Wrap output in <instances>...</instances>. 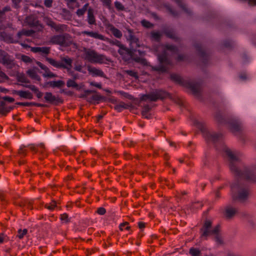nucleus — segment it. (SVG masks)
<instances>
[{"label":"nucleus","instance_id":"nucleus-1","mask_svg":"<svg viewBox=\"0 0 256 256\" xmlns=\"http://www.w3.org/2000/svg\"><path fill=\"white\" fill-rule=\"evenodd\" d=\"M226 155L230 158V168L232 172L237 175L240 176L248 180L252 181L256 180V178L253 176L252 172L253 170H256V165L252 169L246 170L244 172L241 173L235 165V162H238V157L230 150L226 149Z\"/></svg>","mask_w":256,"mask_h":256},{"label":"nucleus","instance_id":"nucleus-2","mask_svg":"<svg viewBox=\"0 0 256 256\" xmlns=\"http://www.w3.org/2000/svg\"><path fill=\"white\" fill-rule=\"evenodd\" d=\"M160 50H164V52L162 54H158L160 64L158 67L155 68V70L161 72H166L171 65L170 61L167 58V51L175 53L177 52V48L171 45H166L158 46L157 51Z\"/></svg>","mask_w":256,"mask_h":256},{"label":"nucleus","instance_id":"nucleus-3","mask_svg":"<svg viewBox=\"0 0 256 256\" xmlns=\"http://www.w3.org/2000/svg\"><path fill=\"white\" fill-rule=\"evenodd\" d=\"M212 222L210 220L205 222L202 228L201 229L202 236L206 237L210 235L215 236V240L217 242L221 244L222 242L220 236H218L220 231V226H217L214 229L210 230Z\"/></svg>","mask_w":256,"mask_h":256},{"label":"nucleus","instance_id":"nucleus-4","mask_svg":"<svg viewBox=\"0 0 256 256\" xmlns=\"http://www.w3.org/2000/svg\"><path fill=\"white\" fill-rule=\"evenodd\" d=\"M84 55L85 59L92 63L104 64L108 61L106 56L98 54L92 50L85 49Z\"/></svg>","mask_w":256,"mask_h":256},{"label":"nucleus","instance_id":"nucleus-5","mask_svg":"<svg viewBox=\"0 0 256 256\" xmlns=\"http://www.w3.org/2000/svg\"><path fill=\"white\" fill-rule=\"evenodd\" d=\"M168 96V94L162 90H156L149 94L142 96V100L156 102L158 100H163Z\"/></svg>","mask_w":256,"mask_h":256},{"label":"nucleus","instance_id":"nucleus-6","mask_svg":"<svg viewBox=\"0 0 256 256\" xmlns=\"http://www.w3.org/2000/svg\"><path fill=\"white\" fill-rule=\"evenodd\" d=\"M232 191L234 198L241 201L245 200L249 194L247 189L242 188L238 184H232Z\"/></svg>","mask_w":256,"mask_h":256},{"label":"nucleus","instance_id":"nucleus-7","mask_svg":"<svg viewBox=\"0 0 256 256\" xmlns=\"http://www.w3.org/2000/svg\"><path fill=\"white\" fill-rule=\"evenodd\" d=\"M46 61L56 68H64L69 70L72 67V60L68 58H62L61 62H58L51 58H46Z\"/></svg>","mask_w":256,"mask_h":256},{"label":"nucleus","instance_id":"nucleus-8","mask_svg":"<svg viewBox=\"0 0 256 256\" xmlns=\"http://www.w3.org/2000/svg\"><path fill=\"white\" fill-rule=\"evenodd\" d=\"M170 78L174 81L190 88L194 94H197L199 92V87L198 86L184 80L180 76L172 74L171 75Z\"/></svg>","mask_w":256,"mask_h":256},{"label":"nucleus","instance_id":"nucleus-9","mask_svg":"<svg viewBox=\"0 0 256 256\" xmlns=\"http://www.w3.org/2000/svg\"><path fill=\"white\" fill-rule=\"evenodd\" d=\"M0 63L8 68H12L15 66L14 60L6 52L0 50Z\"/></svg>","mask_w":256,"mask_h":256},{"label":"nucleus","instance_id":"nucleus-10","mask_svg":"<svg viewBox=\"0 0 256 256\" xmlns=\"http://www.w3.org/2000/svg\"><path fill=\"white\" fill-rule=\"evenodd\" d=\"M30 50L34 53H38L42 56L46 58H48L47 56L49 54L50 51V47H31Z\"/></svg>","mask_w":256,"mask_h":256},{"label":"nucleus","instance_id":"nucleus-11","mask_svg":"<svg viewBox=\"0 0 256 256\" xmlns=\"http://www.w3.org/2000/svg\"><path fill=\"white\" fill-rule=\"evenodd\" d=\"M93 92L94 91L92 90H86L84 94L81 95L80 97L85 98L86 100L90 102H94L98 101L101 98L100 96L96 94L90 95V94Z\"/></svg>","mask_w":256,"mask_h":256},{"label":"nucleus","instance_id":"nucleus-12","mask_svg":"<svg viewBox=\"0 0 256 256\" xmlns=\"http://www.w3.org/2000/svg\"><path fill=\"white\" fill-rule=\"evenodd\" d=\"M104 26L106 30L110 32L115 37L120 38L122 36V32L109 22H106Z\"/></svg>","mask_w":256,"mask_h":256},{"label":"nucleus","instance_id":"nucleus-13","mask_svg":"<svg viewBox=\"0 0 256 256\" xmlns=\"http://www.w3.org/2000/svg\"><path fill=\"white\" fill-rule=\"evenodd\" d=\"M64 37L61 35L54 36L50 38V42L62 46L65 43Z\"/></svg>","mask_w":256,"mask_h":256},{"label":"nucleus","instance_id":"nucleus-14","mask_svg":"<svg viewBox=\"0 0 256 256\" xmlns=\"http://www.w3.org/2000/svg\"><path fill=\"white\" fill-rule=\"evenodd\" d=\"M88 70L90 74L92 76H99L100 77H104V72L100 70V69L97 68H96L88 66Z\"/></svg>","mask_w":256,"mask_h":256},{"label":"nucleus","instance_id":"nucleus-15","mask_svg":"<svg viewBox=\"0 0 256 256\" xmlns=\"http://www.w3.org/2000/svg\"><path fill=\"white\" fill-rule=\"evenodd\" d=\"M13 94L28 100H32L33 97L32 94L28 91L14 90Z\"/></svg>","mask_w":256,"mask_h":256},{"label":"nucleus","instance_id":"nucleus-16","mask_svg":"<svg viewBox=\"0 0 256 256\" xmlns=\"http://www.w3.org/2000/svg\"><path fill=\"white\" fill-rule=\"evenodd\" d=\"M66 86L68 88H74L76 90H80L82 89L84 86L82 83L78 84L73 80H68L66 83Z\"/></svg>","mask_w":256,"mask_h":256},{"label":"nucleus","instance_id":"nucleus-17","mask_svg":"<svg viewBox=\"0 0 256 256\" xmlns=\"http://www.w3.org/2000/svg\"><path fill=\"white\" fill-rule=\"evenodd\" d=\"M81 34H84V35H87L88 36H90L92 38L98 39L100 40H104V36L100 34H99L98 33L96 32H88V31H83L82 32Z\"/></svg>","mask_w":256,"mask_h":256},{"label":"nucleus","instance_id":"nucleus-18","mask_svg":"<svg viewBox=\"0 0 256 256\" xmlns=\"http://www.w3.org/2000/svg\"><path fill=\"white\" fill-rule=\"evenodd\" d=\"M29 148L32 151L34 152H39L41 154L44 152L45 148L44 146L42 144L38 145L30 144L29 146Z\"/></svg>","mask_w":256,"mask_h":256},{"label":"nucleus","instance_id":"nucleus-19","mask_svg":"<svg viewBox=\"0 0 256 256\" xmlns=\"http://www.w3.org/2000/svg\"><path fill=\"white\" fill-rule=\"evenodd\" d=\"M26 21L31 26H38L40 27V30H42L43 28L42 26L39 24L38 21L34 18V16H30L26 18Z\"/></svg>","mask_w":256,"mask_h":256},{"label":"nucleus","instance_id":"nucleus-20","mask_svg":"<svg viewBox=\"0 0 256 256\" xmlns=\"http://www.w3.org/2000/svg\"><path fill=\"white\" fill-rule=\"evenodd\" d=\"M236 210L232 206H228L226 208L225 210V216L228 218H230L234 216L236 214Z\"/></svg>","mask_w":256,"mask_h":256},{"label":"nucleus","instance_id":"nucleus-21","mask_svg":"<svg viewBox=\"0 0 256 256\" xmlns=\"http://www.w3.org/2000/svg\"><path fill=\"white\" fill-rule=\"evenodd\" d=\"M47 85L52 88H60L64 86V82L60 80L58 81H51L47 82Z\"/></svg>","mask_w":256,"mask_h":256},{"label":"nucleus","instance_id":"nucleus-22","mask_svg":"<svg viewBox=\"0 0 256 256\" xmlns=\"http://www.w3.org/2000/svg\"><path fill=\"white\" fill-rule=\"evenodd\" d=\"M52 28H54L56 32H62L65 30L66 26L64 24H57L54 22L52 23V25L50 26Z\"/></svg>","mask_w":256,"mask_h":256},{"label":"nucleus","instance_id":"nucleus-23","mask_svg":"<svg viewBox=\"0 0 256 256\" xmlns=\"http://www.w3.org/2000/svg\"><path fill=\"white\" fill-rule=\"evenodd\" d=\"M52 28H54L56 32H62L65 30L66 26L64 24H57L54 22L52 23V25L50 26Z\"/></svg>","mask_w":256,"mask_h":256},{"label":"nucleus","instance_id":"nucleus-24","mask_svg":"<svg viewBox=\"0 0 256 256\" xmlns=\"http://www.w3.org/2000/svg\"><path fill=\"white\" fill-rule=\"evenodd\" d=\"M52 28H54L56 32H62L65 30L66 26L64 24H57L54 22L52 23V25L50 26Z\"/></svg>","mask_w":256,"mask_h":256},{"label":"nucleus","instance_id":"nucleus-25","mask_svg":"<svg viewBox=\"0 0 256 256\" xmlns=\"http://www.w3.org/2000/svg\"><path fill=\"white\" fill-rule=\"evenodd\" d=\"M45 100L49 102L52 103L58 100V98L54 96L52 93L47 92L45 94L44 97Z\"/></svg>","mask_w":256,"mask_h":256},{"label":"nucleus","instance_id":"nucleus-26","mask_svg":"<svg viewBox=\"0 0 256 256\" xmlns=\"http://www.w3.org/2000/svg\"><path fill=\"white\" fill-rule=\"evenodd\" d=\"M88 22L90 24H96V21L92 10L89 9L88 12Z\"/></svg>","mask_w":256,"mask_h":256},{"label":"nucleus","instance_id":"nucleus-27","mask_svg":"<svg viewBox=\"0 0 256 256\" xmlns=\"http://www.w3.org/2000/svg\"><path fill=\"white\" fill-rule=\"evenodd\" d=\"M0 38L2 40H3L8 42H10V43L14 42L12 40V38L10 36L8 35L4 32L0 33Z\"/></svg>","mask_w":256,"mask_h":256},{"label":"nucleus","instance_id":"nucleus-28","mask_svg":"<svg viewBox=\"0 0 256 256\" xmlns=\"http://www.w3.org/2000/svg\"><path fill=\"white\" fill-rule=\"evenodd\" d=\"M34 33V32L32 30H22L18 32V38H20L22 36H30Z\"/></svg>","mask_w":256,"mask_h":256},{"label":"nucleus","instance_id":"nucleus-29","mask_svg":"<svg viewBox=\"0 0 256 256\" xmlns=\"http://www.w3.org/2000/svg\"><path fill=\"white\" fill-rule=\"evenodd\" d=\"M127 108L128 106L123 102H120L114 106V109L118 112H121Z\"/></svg>","mask_w":256,"mask_h":256},{"label":"nucleus","instance_id":"nucleus-30","mask_svg":"<svg viewBox=\"0 0 256 256\" xmlns=\"http://www.w3.org/2000/svg\"><path fill=\"white\" fill-rule=\"evenodd\" d=\"M45 70V72L43 74V76L44 77H45V78L48 77V78H50L56 77V74H54L53 72H50L48 69V68H46V70Z\"/></svg>","mask_w":256,"mask_h":256},{"label":"nucleus","instance_id":"nucleus-31","mask_svg":"<svg viewBox=\"0 0 256 256\" xmlns=\"http://www.w3.org/2000/svg\"><path fill=\"white\" fill-rule=\"evenodd\" d=\"M189 252L192 256H199L200 254V251L194 248H192L190 249Z\"/></svg>","mask_w":256,"mask_h":256},{"label":"nucleus","instance_id":"nucleus-32","mask_svg":"<svg viewBox=\"0 0 256 256\" xmlns=\"http://www.w3.org/2000/svg\"><path fill=\"white\" fill-rule=\"evenodd\" d=\"M28 74L29 76L32 78L36 80L38 79V76L34 70H30L28 71Z\"/></svg>","mask_w":256,"mask_h":256},{"label":"nucleus","instance_id":"nucleus-33","mask_svg":"<svg viewBox=\"0 0 256 256\" xmlns=\"http://www.w3.org/2000/svg\"><path fill=\"white\" fill-rule=\"evenodd\" d=\"M120 230L122 231L126 230H129L130 228V226H128V223L127 222H125L122 224H120L119 226Z\"/></svg>","mask_w":256,"mask_h":256},{"label":"nucleus","instance_id":"nucleus-34","mask_svg":"<svg viewBox=\"0 0 256 256\" xmlns=\"http://www.w3.org/2000/svg\"><path fill=\"white\" fill-rule=\"evenodd\" d=\"M28 230L26 229H24L23 230H20L18 231V234L17 236L20 239L22 238L24 236H25Z\"/></svg>","mask_w":256,"mask_h":256},{"label":"nucleus","instance_id":"nucleus-35","mask_svg":"<svg viewBox=\"0 0 256 256\" xmlns=\"http://www.w3.org/2000/svg\"><path fill=\"white\" fill-rule=\"evenodd\" d=\"M114 6L118 10H124V7L122 3L116 1L114 2Z\"/></svg>","mask_w":256,"mask_h":256},{"label":"nucleus","instance_id":"nucleus-36","mask_svg":"<svg viewBox=\"0 0 256 256\" xmlns=\"http://www.w3.org/2000/svg\"><path fill=\"white\" fill-rule=\"evenodd\" d=\"M152 37V38L156 40H158L160 39L161 34L159 32H153L151 33Z\"/></svg>","mask_w":256,"mask_h":256},{"label":"nucleus","instance_id":"nucleus-37","mask_svg":"<svg viewBox=\"0 0 256 256\" xmlns=\"http://www.w3.org/2000/svg\"><path fill=\"white\" fill-rule=\"evenodd\" d=\"M21 59L24 62L26 63H30L32 62L33 60L30 56L25 55H22V56Z\"/></svg>","mask_w":256,"mask_h":256},{"label":"nucleus","instance_id":"nucleus-38","mask_svg":"<svg viewBox=\"0 0 256 256\" xmlns=\"http://www.w3.org/2000/svg\"><path fill=\"white\" fill-rule=\"evenodd\" d=\"M8 238L6 235L1 233L0 234V244H2L4 242H8Z\"/></svg>","mask_w":256,"mask_h":256},{"label":"nucleus","instance_id":"nucleus-39","mask_svg":"<svg viewBox=\"0 0 256 256\" xmlns=\"http://www.w3.org/2000/svg\"><path fill=\"white\" fill-rule=\"evenodd\" d=\"M125 72L128 74L130 75V76H132L136 78H138L137 73L134 70H126Z\"/></svg>","mask_w":256,"mask_h":256},{"label":"nucleus","instance_id":"nucleus-40","mask_svg":"<svg viewBox=\"0 0 256 256\" xmlns=\"http://www.w3.org/2000/svg\"><path fill=\"white\" fill-rule=\"evenodd\" d=\"M103 6H106L108 8H110L112 4V0H102Z\"/></svg>","mask_w":256,"mask_h":256},{"label":"nucleus","instance_id":"nucleus-41","mask_svg":"<svg viewBox=\"0 0 256 256\" xmlns=\"http://www.w3.org/2000/svg\"><path fill=\"white\" fill-rule=\"evenodd\" d=\"M60 220L64 222H68V215L66 213H64L60 215Z\"/></svg>","mask_w":256,"mask_h":256},{"label":"nucleus","instance_id":"nucleus-42","mask_svg":"<svg viewBox=\"0 0 256 256\" xmlns=\"http://www.w3.org/2000/svg\"><path fill=\"white\" fill-rule=\"evenodd\" d=\"M142 24L144 27L147 28H151L152 26L151 23L146 20H142Z\"/></svg>","mask_w":256,"mask_h":256},{"label":"nucleus","instance_id":"nucleus-43","mask_svg":"<svg viewBox=\"0 0 256 256\" xmlns=\"http://www.w3.org/2000/svg\"><path fill=\"white\" fill-rule=\"evenodd\" d=\"M218 136L216 134H208V139L214 141L216 140V139L218 138Z\"/></svg>","mask_w":256,"mask_h":256},{"label":"nucleus","instance_id":"nucleus-44","mask_svg":"<svg viewBox=\"0 0 256 256\" xmlns=\"http://www.w3.org/2000/svg\"><path fill=\"white\" fill-rule=\"evenodd\" d=\"M27 152V150L26 148H20L18 150V154L21 155L22 156H24L26 155Z\"/></svg>","mask_w":256,"mask_h":256},{"label":"nucleus","instance_id":"nucleus-45","mask_svg":"<svg viewBox=\"0 0 256 256\" xmlns=\"http://www.w3.org/2000/svg\"><path fill=\"white\" fill-rule=\"evenodd\" d=\"M120 49L118 50V53L120 55H123L124 54L128 52V50L126 49L124 46H123V48H119Z\"/></svg>","mask_w":256,"mask_h":256},{"label":"nucleus","instance_id":"nucleus-46","mask_svg":"<svg viewBox=\"0 0 256 256\" xmlns=\"http://www.w3.org/2000/svg\"><path fill=\"white\" fill-rule=\"evenodd\" d=\"M110 44L116 45L119 48H123L124 46L122 44H121V42L120 41L118 40H112L110 42Z\"/></svg>","mask_w":256,"mask_h":256},{"label":"nucleus","instance_id":"nucleus-47","mask_svg":"<svg viewBox=\"0 0 256 256\" xmlns=\"http://www.w3.org/2000/svg\"><path fill=\"white\" fill-rule=\"evenodd\" d=\"M106 212V210L104 208L100 207L97 210V213L100 215H104Z\"/></svg>","mask_w":256,"mask_h":256},{"label":"nucleus","instance_id":"nucleus-48","mask_svg":"<svg viewBox=\"0 0 256 256\" xmlns=\"http://www.w3.org/2000/svg\"><path fill=\"white\" fill-rule=\"evenodd\" d=\"M44 21L46 23V24L48 26L52 25V23H53L54 22V21H52L50 18L48 17H45L44 18Z\"/></svg>","mask_w":256,"mask_h":256},{"label":"nucleus","instance_id":"nucleus-49","mask_svg":"<svg viewBox=\"0 0 256 256\" xmlns=\"http://www.w3.org/2000/svg\"><path fill=\"white\" fill-rule=\"evenodd\" d=\"M56 202H52L50 205H48V206H47L46 205V207L48 209V210H52L54 209V208L56 207Z\"/></svg>","mask_w":256,"mask_h":256},{"label":"nucleus","instance_id":"nucleus-50","mask_svg":"<svg viewBox=\"0 0 256 256\" xmlns=\"http://www.w3.org/2000/svg\"><path fill=\"white\" fill-rule=\"evenodd\" d=\"M52 0H45L44 4L46 6L50 8L52 6Z\"/></svg>","mask_w":256,"mask_h":256},{"label":"nucleus","instance_id":"nucleus-51","mask_svg":"<svg viewBox=\"0 0 256 256\" xmlns=\"http://www.w3.org/2000/svg\"><path fill=\"white\" fill-rule=\"evenodd\" d=\"M166 34L169 38H175V34L173 32H166Z\"/></svg>","mask_w":256,"mask_h":256},{"label":"nucleus","instance_id":"nucleus-52","mask_svg":"<svg viewBox=\"0 0 256 256\" xmlns=\"http://www.w3.org/2000/svg\"><path fill=\"white\" fill-rule=\"evenodd\" d=\"M90 84L92 86L96 87L100 89L102 88V84L100 83H98L94 82H90Z\"/></svg>","mask_w":256,"mask_h":256},{"label":"nucleus","instance_id":"nucleus-53","mask_svg":"<svg viewBox=\"0 0 256 256\" xmlns=\"http://www.w3.org/2000/svg\"><path fill=\"white\" fill-rule=\"evenodd\" d=\"M202 204L199 202H195L192 205L193 208H202Z\"/></svg>","mask_w":256,"mask_h":256},{"label":"nucleus","instance_id":"nucleus-54","mask_svg":"<svg viewBox=\"0 0 256 256\" xmlns=\"http://www.w3.org/2000/svg\"><path fill=\"white\" fill-rule=\"evenodd\" d=\"M85 12H86L84 11V9L80 8V9L78 10L76 12V14L78 16H82L85 13Z\"/></svg>","mask_w":256,"mask_h":256},{"label":"nucleus","instance_id":"nucleus-55","mask_svg":"<svg viewBox=\"0 0 256 256\" xmlns=\"http://www.w3.org/2000/svg\"><path fill=\"white\" fill-rule=\"evenodd\" d=\"M4 100L10 102H12L14 101V98L9 96L4 97Z\"/></svg>","mask_w":256,"mask_h":256},{"label":"nucleus","instance_id":"nucleus-56","mask_svg":"<svg viewBox=\"0 0 256 256\" xmlns=\"http://www.w3.org/2000/svg\"><path fill=\"white\" fill-rule=\"evenodd\" d=\"M36 64H37L40 67L42 68V69L44 70H46V68H48L46 66H45L42 63H41L40 62H36Z\"/></svg>","mask_w":256,"mask_h":256},{"label":"nucleus","instance_id":"nucleus-57","mask_svg":"<svg viewBox=\"0 0 256 256\" xmlns=\"http://www.w3.org/2000/svg\"><path fill=\"white\" fill-rule=\"evenodd\" d=\"M82 67L81 65H78L75 66L74 69L78 72H82L85 73L84 72H83L82 71Z\"/></svg>","mask_w":256,"mask_h":256},{"label":"nucleus","instance_id":"nucleus-58","mask_svg":"<svg viewBox=\"0 0 256 256\" xmlns=\"http://www.w3.org/2000/svg\"><path fill=\"white\" fill-rule=\"evenodd\" d=\"M35 93L38 98H41L42 96V93L39 91L38 90Z\"/></svg>","mask_w":256,"mask_h":256},{"label":"nucleus","instance_id":"nucleus-59","mask_svg":"<svg viewBox=\"0 0 256 256\" xmlns=\"http://www.w3.org/2000/svg\"><path fill=\"white\" fill-rule=\"evenodd\" d=\"M138 226L140 228H145V223L140 222L138 223Z\"/></svg>","mask_w":256,"mask_h":256},{"label":"nucleus","instance_id":"nucleus-60","mask_svg":"<svg viewBox=\"0 0 256 256\" xmlns=\"http://www.w3.org/2000/svg\"><path fill=\"white\" fill-rule=\"evenodd\" d=\"M29 88L34 92H36L38 90V88L34 86H30Z\"/></svg>","mask_w":256,"mask_h":256},{"label":"nucleus","instance_id":"nucleus-61","mask_svg":"<svg viewBox=\"0 0 256 256\" xmlns=\"http://www.w3.org/2000/svg\"><path fill=\"white\" fill-rule=\"evenodd\" d=\"M248 4L251 6L256 5V0H248Z\"/></svg>","mask_w":256,"mask_h":256},{"label":"nucleus","instance_id":"nucleus-62","mask_svg":"<svg viewBox=\"0 0 256 256\" xmlns=\"http://www.w3.org/2000/svg\"><path fill=\"white\" fill-rule=\"evenodd\" d=\"M18 104L22 106H29L30 104L28 102H18Z\"/></svg>","mask_w":256,"mask_h":256},{"label":"nucleus","instance_id":"nucleus-63","mask_svg":"<svg viewBox=\"0 0 256 256\" xmlns=\"http://www.w3.org/2000/svg\"><path fill=\"white\" fill-rule=\"evenodd\" d=\"M12 1L16 5V7L18 4L22 1V0H12Z\"/></svg>","mask_w":256,"mask_h":256},{"label":"nucleus","instance_id":"nucleus-64","mask_svg":"<svg viewBox=\"0 0 256 256\" xmlns=\"http://www.w3.org/2000/svg\"><path fill=\"white\" fill-rule=\"evenodd\" d=\"M90 152L92 154H96L97 153V151L94 148H91Z\"/></svg>","mask_w":256,"mask_h":256}]
</instances>
